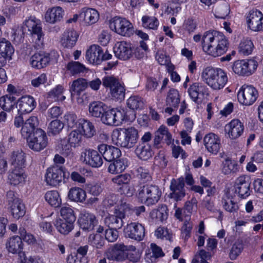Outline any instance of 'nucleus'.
Wrapping results in <instances>:
<instances>
[{
    "label": "nucleus",
    "instance_id": "1",
    "mask_svg": "<svg viewBox=\"0 0 263 263\" xmlns=\"http://www.w3.org/2000/svg\"><path fill=\"white\" fill-rule=\"evenodd\" d=\"M229 46L228 39L221 32L207 31L202 37V47L203 51L214 58L225 53Z\"/></svg>",
    "mask_w": 263,
    "mask_h": 263
},
{
    "label": "nucleus",
    "instance_id": "2",
    "mask_svg": "<svg viewBox=\"0 0 263 263\" xmlns=\"http://www.w3.org/2000/svg\"><path fill=\"white\" fill-rule=\"evenodd\" d=\"M201 78L212 89L219 90L223 89L228 82L227 73L221 68L207 67L201 73Z\"/></svg>",
    "mask_w": 263,
    "mask_h": 263
},
{
    "label": "nucleus",
    "instance_id": "3",
    "mask_svg": "<svg viewBox=\"0 0 263 263\" xmlns=\"http://www.w3.org/2000/svg\"><path fill=\"white\" fill-rule=\"evenodd\" d=\"M111 138L115 144L124 148H131L139 139L138 131L134 127L117 128L113 130Z\"/></svg>",
    "mask_w": 263,
    "mask_h": 263
},
{
    "label": "nucleus",
    "instance_id": "4",
    "mask_svg": "<svg viewBox=\"0 0 263 263\" xmlns=\"http://www.w3.org/2000/svg\"><path fill=\"white\" fill-rule=\"evenodd\" d=\"M162 195L158 186L153 184H140L137 190V196L142 202L146 205L156 204Z\"/></svg>",
    "mask_w": 263,
    "mask_h": 263
},
{
    "label": "nucleus",
    "instance_id": "5",
    "mask_svg": "<svg viewBox=\"0 0 263 263\" xmlns=\"http://www.w3.org/2000/svg\"><path fill=\"white\" fill-rule=\"evenodd\" d=\"M128 113L129 112L125 111L124 109L105 110L101 120L103 123L108 125L118 126L124 122L132 121L135 119V114L133 113L132 117H130Z\"/></svg>",
    "mask_w": 263,
    "mask_h": 263
},
{
    "label": "nucleus",
    "instance_id": "6",
    "mask_svg": "<svg viewBox=\"0 0 263 263\" xmlns=\"http://www.w3.org/2000/svg\"><path fill=\"white\" fill-rule=\"evenodd\" d=\"M258 62L255 59L238 60L233 63V71L242 76H249L252 74L256 70Z\"/></svg>",
    "mask_w": 263,
    "mask_h": 263
},
{
    "label": "nucleus",
    "instance_id": "7",
    "mask_svg": "<svg viewBox=\"0 0 263 263\" xmlns=\"http://www.w3.org/2000/svg\"><path fill=\"white\" fill-rule=\"evenodd\" d=\"M30 148L40 152L48 145V141L46 132L41 128H36L32 135L27 139Z\"/></svg>",
    "mask_w": 263,
    "mask_h": 263
},
{
    "label": "nucleus",
    "instance_id": "8",
    "mask_svg": "<svg viewBox=\"0 0 263 263\" xmlns=\"http://www.w3.org/2000/svg\"><path fill=\"white\" fill-rule=\"evenodd\" d=\"M69 176V173L65 172L63 167L55 165L47 170L45 180L48 184L57 186Z\"/></svg>",
    "mask_w": 263,
    "mask_h": 263
},
{
    "label": "nucleus",
    "instance_id": "9",
    "mask_svg": "<svg viewBox=\"0 0 263 263\" xmlns=\"http://www.w3.org/2000/svg\"><path fill=\"white\" fill-rule=\"evenodd\" d=\"M111 30L123 36H130L133 34L132 24L126 19L120 17H115L109 22Z\"/></svg>",
    "mask_w": 263,
    "mask_h": 263
},
{
    "label": "nucleus",
    "instance_id": "10",
    "mask_svg": "<svg viewBox=\"0 0 263 263\" xmlns=\"http://www.w3.org/2000/svg\"><path fill=\"white\" fill-rule=\"evenodd\" d=\"M7 200L9 209L12 216L15 219H18L25 214V206L21 200L15 197L13 191H9L7 193Z\"/></svg>",
    "mask_w": 263,
    "mask_h": 263
},
{
    "label": "nucleus",
    "instance_id": "11",
    "mask_svg": "<svg viewBox=\"0 0 263 263\" xmlns=\"http://www.w3.org/2000/svg\"><path fill=\"white\" fill-rule=\"evenodd\" d=\"M258 97L257 90L252 86L243 85L237 93L238 102L246 106L252 105Z\"/></svg>",
    "mask_w": 263,
    "mask_h": 263
},
{
    "label": "nucleus",
    "instance_id": "12",
    "mask_svg": "<svg viewBox=\"0 0 263 263\" xmlns=\"http://www.w3.org/2000/svg\"><path fill=\"white\" fill-rule=\"evenodd\" d=\"M102 156L97 151L92 149H85L81 153V160L85 164L92 167H99L103 162Z\"/></svg>",
    "mask_w": 263,
    "mask_h": 263
},
{
    "label": "nucleus",
    "instance_id": "13",
    "mask_svg": "<svg viewBox=\"0 0 263 263\" xmlns=\"http://www.w3.org/2000/svg\"><path fill=\"white\" fill-rule=\"evenodd\" d=\"M251 182L248 177L241 176L238 177L235 181L234 189L231 193H236L241 198H246L251 193Z\"/></svg>",
    "mask_w": 263,
    "mask_h": 263
},
{
    "label": "nucleus",
    "instance_id": "14",
    "mask_svg": "<svg viewBox=\"0 0 263 263\" xmlns=\"http://www.w3.org/2000/svg\"><path fill=\"white\" fill-rule=\"evenodd\" d=\"M24 25L27 28L28 31L32 37H36L39 42L42 40L44 33L40 20L34 16H31L25 20Z\"/></svg>",
    "mask_w": 263,
    "mask_h": 263
},
{
    "label": "nucleus",
    "instance_id": "15",
    "mask_svg": "<svg viewBox=\"0 0 263 263\" xmlns=\"http://www.w3.org/2000/svg\"><path fill=\"white\" fill-rule=\"evenodd\" d=\"M124 233L126 237L140 241L145 236V228L138 222H130L125 227Z\"/></svg>",
    "mask_w": 263,
    "mask_h": 263
},
{
    "label": "nucleus",
    "instance_id": "16",
    "mask_svg": "<svg viewBox=\"0 0 263 263\" xmlns=\"http://www.w3.org/2000/svg\"><path fill=\"white\" fill-rule=\"evenodd\" d=\"M125 213L121 208L115 209L114 214L106 216L104 220L105 224L109 228L120 229L124 224Z\"/></svg>",
    "mask_w": 263,
    "mask_h": 263
},
{
    "label": "nucleus",
    "instance_id": "17",
    "mask_svg": "<svg viewBox=\"0 0 263 263\" xmlns=\"http://www.w3.org/2000/svg\"><path fill=\"white\" fill-rule=\"evenodd\" d=\"M127 246L123 243H117L107 249L105 256L110 260L123 261L125 260V252Z\"/></svg>",
    "mask_w": 263,
    "mask_h": 263
},
{
    "label": "nucleus",
    "instance_id": "18",
    "mask_svg": "<svg viewBox=\"0 0 263 263\" xmlns=\"http://www.w3.org/2000/svg\"><path fill=\"white\" fill-rule=\"evenodd\" d=\"M88 86V83L86 79L84 78H78L74 80L70 87L69 90L72 98H76L78 103H83V99L80 97L81 94Z\"/></svg>",
    "mask_w": 263,
    "mask_h": 263
},
{
    "label": "nucleus",
    "instance_id": "19",
    "mask_svg": "<svg viewBox=\"0 0 263 263\" xmlns=\"http://www.w3.org/2000/svg\"><path fill=\"white\" fill-rule=\"evenodd\" d=\"M249 28L254 31L263 30V14L259 11L251 10L247 16Z\"/></svg>",
    "mask_w": 263,
    "mask_h": 263
},
{
    "label": "nucleus",
    "instance_id": "20",
    "mask_svg": "<svg viewBox=\"0 0 263 263\" xmlns=\"http://www.w3.org/2000/svg\"><path fill=\"white\" fill-rule=\"evenodd\" d=\"M170 189L172 191L170 194V198L176 202L181 200L185 195L184 178L181 177L176 180L173 179L171 181Z\"/></svg>",
    "mask_w": 263,
    "mask_h": 263
},
{
    "label": "nucleus",
    "instance_id": "21",
    "mask_svg": "<svg viewBox=\"0 0 263 263\" xmlns=\"http://www.w3.org/2000/svg\"><path fill=\"white\" fill-rule=\"evenodd\" d=\"M98 150L104 160L108 162L119 158L121 155L119 148L106 144H99L98 146Z\"/></svg>",
    "mask_w": 263,
    "mask_h": 263
},
{
    "label": "nucleus",
    "instance_id": "22",
    "mask_svg": "<svg viewBox=\"0 0 263 263\" xmlns=\"http://www.w3.org/2000/svg\"><path fill=\"white\" fill-rule=\"evenodd\" d=\"M98 221L95 215L86 211H81L78 219V223L83 230L90 231L97 225Z\"/></svg>",
    "mask_w": 263,
    "mask_h": 263
},
{
    "label": "nucleus",
    "instance_id": "23",
    "mask_svg": "<svg viewBox=\"0 0 263 263\" xmlns=\"http://www.w3.org/2000/svg\"><path fill=\"white\" fill-rule=\"evenodd\" d=\"M243 130V124L238 119L232 120L227 124L224 127L226 133L232 140L238 138L242 134Z\"/></svg>",
    "mask_w": 263,
    "mask_h": 263
},
{
    "label": "nucleus",
    "instance_id": "24",
    "mask_svg": "<svg viewBox=\"0 0 263 263\" xmlns=\"http://www.w3.org/2000/svg\"><path fill=\"white\" fill-rule=\"evenodd\" d=\"M204 145L207 151L213 155H216L220 148V139L213 133H209L203 138Z\"/></svg>",
    "mask_w": 263,
    "mask_h": 263
},
{
    "label": "nucleus",
    "instance_id": "25",
    "mask_svg": "<svg viewBox=\"0 0 263 263\" xmlns=\"http://www.w3.org/2000/svg\"><path fill=\"white\" fill-rule=\"evenodd\" d=\"M114 53L117 58L123 61L127 60L133 55L131 45L124 41L118 42L114 48Z\"/></svg>",
    "mask_w": 263,
    "mask_h": 263
},
{
    "label": "nucleus",
    "instance_id": "26",
    "mask_svg": "<svg viewBox=\"0 0 263 263\" xmlns=\"http://www.w3.org/2000/svg\"><path fill=\"white\" fill-rule=\"evenodd\" d=\"M50 61L49 54L44 51L37 52L30 58L31 66L36 69H41L47 66Z\"/></svg>",
    "mask_w": 263,
    "mask_h": 263
},
{
    "label": "nucleus",
    "instance_id": "27",
    "mask_svg": "<svg viewBox=\"0 0 263 263\" xmlns=\"http://www.w3.org/2000/svg\"><path fill=\"white\" fill-rule=\"evenodd\" d=\"M36 105L35 99L30 96H25L19 99L16 103L18 111L21 113L31 112Z\"/></svg>",
    "mask_w": 263,
    "mask_h": 263
},
{
    "label": "nucleus",
    "instance_id": "28",
    "mask_svg": "<svg viewBox=\"0 0 263 263\" xmlns=\"http://www.w3.org/2000/svg\"><path fill=\"white\" fill-rule=\"evenodd\" d=\"M38 125L39 121L36 117L31 116L29 117L23 125L21 130L22 136L27 139L32 135Z\"/></svg>",
    "mask_w": 263,
    "mask_h": 263
},
{
    "label": "nucleus",
    "instance_id": "29",
    "mask_svg": "<svg viewBox=\"0 0 263 263\" xmlns=\"http://www.w3.org/2000/svg\"><path fill=\"white\" fill-rule=\"evenodd\" d=\"M79 17L85 24L90 25L96 23L99 19V14L95 9L83 8L80 12Z\"/></svg>",
    "mask_w": 263,
    "mask_h": 263
},
{
    "label": "nucleus",
    "instance_id": "30",
    "mask_svg": "<svg viewBox=\"0 0 263 263\" xmlns=\"http://www.w3.org/2000/svg\"><path fill=\"white\" fill-rule=\"evenodd\" d=\"M163 140L167 145L170 144L172 140V135L167 127L161 126L155 133L154 145L159 147V145Z\"/></svg>",
    "mask_w": 263,
    "mask_h": 263
},
{
    "label": "nucleus",
    "instance_id": "31",
    "mask_svg": "<svg viewBox=\"0 0 263 263\" xmlns=\"http://www.w3.org/2000/svg\"><path fill=\"white\" fill-rule=\"evenodd\" d=\"M79 35L78 33L72 29L66 30L62 34L61 40L62 45L66 48H71L76 44Z\"/></svg>",
    "mask_w": 263,
    "mask_h": 263
},
{
    "label": "nucleus",
    "instance_id": "32",
    "mask_svg": "<svg viewBox=\"0 0 263 263\" xmlns=\"http://www.w3.org/2000/svg\"><path fill=\"white\" fill-rule=\"evenodd\" d=\"M101 54L102 48L98 45H92L86 50L85 57L89 63L98 65L101 63Z\"/></svg>",
    "mask_w": 263,
    "mask_h": 263
},
{
    "label": "nucleus",
    "instance_id": "33",
    "mask_svg": "<svg viewBox=\"0 0 263 263\" xmlns=\"http://www.w3.org/2000/svg\"><path fill=\"white\" fill-rule=\"evenodd\" d=\"M26 177V176L23 168L14 167L9 171L8 179L11 185L16 186L23 184L25 181Z\"/></svg>",
    "mask_w": 263,
    "mask_h": 263
},
{
    "label": "nucleus",
    "instance_id": "34",
    "mask_svg": "<svg viewBox=\"0 0 263 263\" xmlns=\"http://www.w3.org/2000/svg\"><path fill=\"white\" fill-rule=\"evenodd\" d=\"M64 11L60 7L48 9L45 14V21L51 24H54L63 18Z\"/></svg>",
    "mask_w": 263,
    "mask_h": 263
},
{
    "label": "nucleus",
    "instance_id": "35",
    "mask_svg": "<svg viewBox=\"0 0 263 263\" xmlns=\"http://www.w3.org/2000/svg\"><path fill=\"white\" fill-rule=\"evenodd\" d=\"M53 224L57 230L64 235L68 234L74 228V222L62 219L61 218H57Z\"/></svg>",
    "mask_w": 263,
    "mask_h": 263
},
{
    "label": "nucleus",
    "instance_id": "36",
    "mask_svg": "<svg viewBox=\"0 0 263 263\" xmlns=\"http://www.w3.org/2000/svg\"><path fill=\"white\" fill-rule=\"evenodd\" d=\"M10 162L14 168H23L26 162L25 153L21 149L13 151L10 155Z\"/></svg>",
    "mask_w": 263,
    "mask_h": 263
},
{
    "label": "nucleus",
    "instance_id": "37",
    "mask_svg": "<svg viewBox=\"0 0 263 263\" xmlns=\"http://www.w3.org/2000/svg\"><path fill=\"white\" fill-rule=\"evenodd\" d=\"M208 90V89L204 85L200 83H195L190 87L188 92L192 99L194 101H196L199 95H206Z\"/></svg>",
    "mask_w": 263,
    "mask_h": 263
},
{
    "label": "nucleus",
    "instance_id": "38",
    "mask_svg": "<svg viewBox=\"0 0 263 263\" xmlns=\"http://www.w3.org/2000/svg\"><path fill=\"white\" fill-rule=\"evenodd\" d=\"M135 152L137 156L143 160H147L153 154L151 145L145 143H139Z\"/></svg>",
    "mask_w": 263,
    "mask_h": 263
},
{
    "label": "nucleus",
    "instance_id": "39",
    "mask_svg": "<svg viewBox=\"0 0 263 263\" xmlns=\"http://www.w3.org/2000/svg\"><path fill=\"white\" fill-rule=\"evenodd\" d=\"M107 106L102 102L93 101L89 105V112L90 115L96 118H102Z\"/></svg>",
    "mask_w": 263,
    "mask_h": 263
},
{
    "label": "nucleus",
    "instance_id": "40",
    "mask_svg": "<svg viewBox=\"0 0 263 263\" xmlns=\"http://www.w3.org/2000/svg\"><path fill=\"white\" fill-rule=\"evenodd\" d=\"M126 159L120 158L113 161L108 167V171L111 174H118L123 172L127 166Z\"/></svg>",
    "mask_w": 263,
    "mask_h": 263
},
{
    "label": "nucleus",
    "instance_id": "41",
    "mask_svg": "<svg viewBox=\"0 0 263 263\" xmlns=\"http://www.w3.org/2000/svg\"><path fill=\"white\" fill-rule=\"evenodd\" d=\"M6 248L13 254L20 253L23 249L22 238L18 236L11 237L6 244Z\"/></svg>",
    "mask_w": 263,
    "mask_h": 263
},
{
    "label": "nucleus",
    "instance_id": "42",
    "mask_svg": "<svg viewBox=\"0 0 263 263\" xmlns=\"http://www.w3.org/2000/svg\"><path fill=\"white\" fill-rule=\"evenodd\" d=\"M16 98L12 95H6L0 98V107L6 111H11L16 104Z\"/></svg>",
    "mask_w": 263,
    "mask_h": 263
},
{
    "label": "nucleus",
    "instance_id": "43",
    "mask_svg": "<svg viewBox=\"0 0 263 263\" xmlns=\"http://www.w3.org/2000/svg\"><path fill=\"white\" fill-rule=\"evenodd\" d=\"M86 197L85 191L78 187H72L68 193L69 199L72 201L83 202L85 200Z\"/></svg>",
    "mask_w": 263,
    "mask_h": 263
},
{
    "label": "nucleus",
    "instance_id": "44",
    "mask_svg": "<svg viewBox=\"0 0 263 263\" xmlns=\"http://www.w3.org/2000/svg\"><path fill=\"white\" fill-rule=\"evenodd\" d=\"M69 72L72 76L84 73L88 71L84 65L76 61L69 62L66 66Z\"/></svg>",
    "mask_w": 263,
    "mask_h": 263
},
{
    "label": "nucleus",
    "instance_id": "45",
    "mask_svg": "<svg viewBox=\"0 0 263 263\" xmlns=\"http://www.w3.org/2000/svg\"><path fill=\"white\" fill-rule=\"evenodd\" d=\"M235 195H233L231 192H228L226 198L223 199V206L224 209L229 212H234L238 210V206L237 202L235 201Z\"/></svg>",
    "mask_w": 263,
    "mask_h": 263
},
{
    "label": "nucleus",
    "instance_id": "46",
    "mask_svg": "<svg viewBox=\"0 0 263 263\" xmlns=\"http://www.w3.org/2000/svg\"><path fill=\"white\" fill-rule=\"evenodd\" d=\"M14 49L11 43L2 38L0 40V54L7 59H10Z\"/></svg>",
    "mask_w": 263,
    "mask_h": 263
},
{
    "label": "nucleus",
    "instance_id": "47",
    "mask_svg": "<svg viewBox=\"0 0 263 263\" xmlns=\"http://www.w3.org/2000/svg\"><path fill=\"white\" fill-rule=\"evenodd\" d=\"M180 102V97L177 90L172 88L167 93L166 98V104L167 106L177 108Z\"/></svg>",
    "mask_w": 263,
    "mask_h": 263
},
{
    "label": "nucleus",
    "instance_id": "48",
    "mask_svg": "<svg viewBox=\"0 0 263 263\" xmlns=\"http://www.w3.org/2000/svg\"><path fill=\"white\" fill-rule=\"evenodd\" d=\"M45 199L51 206L55 208L59 207L61 204V198L57 191H48L45 195Z\"/></svg>",
    "mask_w": 263,
    "mask_h": 263
},
{
    "label": "nucleus",
    "instance_id": "49",
    "mask_svg": "<svg viewBox=\"0 0 263 263\" xmlns=\"http://www.w3.org/2000/svg\"><path fill=\"white\" fill-rule=\"evenodd\" d=\"M79 125V128L82 129L84 136L87 138H91L96 134V130L93 124L88 120H81Z\"/></svg>",
    "mask_w": 263,
    "mask_h": 263
},
{
    "label": "nucleus",
    "instance_id": "50",
    "mask_svg": "<svg viewBox=\"0 0 263 263\" xmlns=\"http://www.w3.org/2000/svg\"><path fill=\"white\" fill-rule=\"evenodd\" d=\"M153 218L160 221L165 220L168 217L167 208L166 205H161L158 209L153 210L151 212Z\"/></svg>",
    "mask_w": 263,
    "mask_h": 263
},
{
    "label": "nucleus",
    "instance_id": "51",
    "mask_svg": "<svg viewBox=\"0 0 263 263\" xmlns=\"http://www.w3.org/2000/svg\"><path fill=\"white\" fill-rule=\"evenodd\" d=\"M127 105L132 110L141 109L144 106L143 99L138 96H132L127 100Z\"/></svg>",
    "mask_w": 263,
    "mask_h": 263
},
{
    "label": "nucleus",
    "instance_id": "52",
    "mask_svg": "<svg viewBox=\"0 0 263 263\" xmlns=\"http://www.w3.org/2000/svg\"><path fill=\"white\" fill-rule=\"evenodd\" d=\"M125 89L123 84L120 82L110 91V95L115 100H122L125 97Z\"/></svg>",
    "mask_w": 263,
    "mask_h": 263
},
{
    "label": "nucleus",
    "instance_id": "53",
    "mask_svg": "<svg viewBox=\"0 0 263 263\" xmlns=\"http://www.w3.org/2000/svg\"><path fill=\"white\" fill-rule=\"evenodd\" d=\"M64 126V123L59 120L52 121L48 127V134L49 135H57L59 134Z\"/></svg>",
    "mask_w": 263,
    "mask_h": 263
},
{
    "label": "nucleus",
    "instance_id": "54",
    "mask_svg": "<svg viewBox=\"0 0 263 263\" xmlns=\"http://www.w3.org/2000/svg\"><path fill=\"white\" fill-rule=\"evenodd\" d=\"M62 219L74 222L76 219L74 211L69 206H63L60 210Z\"/></svg>",
    "mask_w": 263,
    "mask_h": 263
},
{
    "label": "nucleus",
    "instance_id": "55",
    "mask_svg": "<svg viewBox=\"0 0 263 263\" xmlns=\"http://www.w3.org/2000/svg\"><path fill=\"white\" fill-rule=\"evenodd\" d=\"M82 140V135L80 130L74 129L68 135V142L74 147L80 145Z\"/></svg>",
    "mask_w": 263,
    "mask_h": 263
},
{
    "label": "nucleus",
    "instance_id": "56",
    "mask_svg": "<svg viewBox=\"0 0 263 263\" xmlns=\"http://www.w3.org/2000/svg\"><path fill=\"white\" fill-rule=\"evenodd\" d=\"M63 87L61 85H58L48 93V97L54 101L62 102L65 99V97L63 95Z\"/></svg>",
    "mask_w": 263,
    "mask_h": 263
},
{
    "label": "nucleus",
    "instance_id": "57",
    "mask_svg": "<svg viewBox=\"0 0 263 263\" xmlns=\"http://www.w3.org/2000/svg\"><path fill=\"white\" fill-rule=\"evenodd\" d=\"M142 25L144 27L152 29H157L159 21L154 16H143L142 18Z\"/></svg>",
    "mask_w": 263,
    "mask_h": 263
},
{
    "label": "nucleus",
    "instance_id": "58",
    "mask_svg": "<svg viewBox=\"0 0 263 263\" xmlns=\"http://www.w3.org/2000/svg\"><path fill=\"white\" fill-rule=\"evenodd\" d=\"M243 249V245L241 241H236L232 246L229 253L231 260L235 259Z\"/></svg>",
    "mask_w": 263,
    "mask_h": 263
},
{
    "label": "nucleus",
    "instance_id": "59",
    "mask_svg": "<svg viewBox=\"0 0 263 263\" xmlns=\"http://www.w3.org/2000/svg\"><path fill=\"white\" fill-rule=\"evenodd\" d=\"M253 48V44L250 40L243 39L239 44V50L243 54H249L252 52Z\"/></svg>",
    "mask_w": 263,
    "mask_h": 263
},
{
    "label": "nucleus",
    "instance_id": "60",
    "mask_svg": "<svg viewBox=\"0 0 263 263\" xmlns=\"http://www.w3.org/2000/svg\"><path fill=\"white\" fill-rule=\"evenodd\" d=\"M132 252H125V259H128L129 261L133 263H139L140 262L141 255L139 251H136L135 247L132 246Z\"/></svg>",
    "mask_w": 263,
    "mask_h": 263
},
{
    "label": "nucleus",
    "instance_id": "61",
    "mask_svg": "<svg viewBox=\"0 0 263 263\" xmlns=\"http://www.w3.org/2000/svg\"><path fill=\"white\" fill-rule=\"evenodd\" d=\"M137 176L141 181L146 182L152 180V176L149 171L143 167H139L136 170Z\"/></svg>",
    "mask_w": 263,
    "mask_h": 263
},
{
    "label": "nucleus",
    "instance_id": "62",
    "mask_svg": "<svg viewBox=\"0 0 263 263\" xmlns=\"http://www.w3.org/2000/svg\"><path fill=\"white\" fill-rule=\"evenodd\" d=\"M89 241L97 249L101 248L105 242L103 237L99 234L90 235L89 237Z\"/></svg>",
    "mask_w": 263,
    "mask_h": 263
},
{
    "label": "nucleus",
    "instance_id": "63",
    "mask_svg": "<svg viewBox=\"0 0 263 263\" xmlns=\"http://www.w3.org/2000/svg\"><path fill=\"white\" fill-rule=\"evenodd\" d=\"M120 81L112 76H107L102 79V85L106 88H109L110 91Z\"/></svg>",
    "mask_w": 263,
    "mask_h": 263
},
{
    "label": "nucleus",
    "instance_id": "64",
    "mask_svg": "<svg viewBox=\"0 0 263 263\" xmlns=\"http://www.w3.org/2000/svg\"><path fill=\"white\" fill-rule=\"evenodd\" d=\"M229 7L225 4L216 8L214 15L217 18L224 19L229 14Z\"/></svg>",
    "mask_w": 263,
    "mask_h": 263
}]
</instances>
